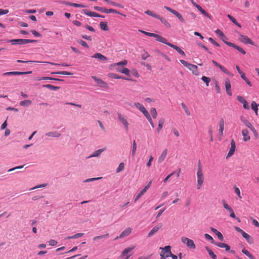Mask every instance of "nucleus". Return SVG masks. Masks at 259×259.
<instances>
[{
    "label": "nucleus",
    "instance_id": "f257e3e1",
    "mask_svg": "<svg viewBox=\"0 0 259 259\" xmlns=\"http://www.w3.org/2000/svg\"><path fill=\"white\" fill-rule=\"evenodd\" d=\"M240 120L247 127H248L253 133L255 138L256 139L258 138V133L254 128V127L252 125V124L249 122V121L244 116H241L240 117Z\"/></svg>",
    "mask_w": 259,
    "mask_h": 259
},
{
    "label": "nucleus",
    "instance_id": "f03ea898",
    "mask_svg": "<svg viewBox=\"0 0 259 259\" xmlns=\"http://www.w3.org/2000/svg\"><path fill=\"white\" fill-rule=\"evenodd\" d=\"M180 62L184 66L186 67L191 71L192 73L194 75L197 76L199 75V72L198 70V67L196 65L189 63L184 60H181Z\"/></svg>",
    "mask_w": 259,
    "mask_h": 259
},
{
    "label": "nucleus",
    "instance_id": "7ed1b4c3",
    "mask_svg": "<svg viewBox=\"0 0 259 259\" xmlns=\"http://www.w3.org/2000/svg\"><path fill=\"white\" fill-rule=\"evenodd\" d=\"M162 250L160 256V259H166V257H170L171 255V246L169 245L166 246L164 247H160Z\"/></svg>",
    "mask_w": 259,
    "mask_h": 259
},
{
    "label": "nucleus",
    "instance_id": "20e7f679",
    "mask_svg": "<svg viewBox=\"0 0 259 259\" xmlns=\"http://www.w3.org/2000/svg\"><path fill=\"white\" fill-rule=\"evenodd\" d=\"M10 41L12 45H24L28 43L36 42V40H31L28 39H14L10 40Z\"/></svg>",
    "mask_w": 259,
    "mask_h": 259
},
{
    "label": "nucleus",
    "instance_id": "39448f33",
    "mask_svg": "<svg viewBox=\"0 0 259 259\" xmlns=\"http://www.w3.org/2000/svg\"><path fill=\"white\" fill-rule=\"evenodd\" d=\"M222 203L223 204L224 207L230 213V217H231V218H232L233 219H236L239 222H240V219L238 218H236V215L235 214V213H234V211L233 209L231 207H230L227 203V202L225 201V200H222Z\"/></svg>",
    "mask_w": 259,
    "mask_h": 259
},
{
    "label": "nucleus",
    "instance_id": "423d86ee",
    "mask_svg": "<svg viewBox=\"0 0 259 259\" xmlns=\"http://www.w3.org/2000/svg\"><path fill=\"white\" fill-rule=\"evenodd\" d=\"M181 241L184 244H186L188 248L193 249H195L196 246L193 240L186 237H182L181 238Z\"/></svg>",
    "mask_w": 259,
    "mask_h": 259
},
{
    "label": "nucleus",
    "instance_id": "0eeeda50",
    "mask_svg": "<svg viewBox=\"0 0 259 259\" xmlns=\"http://www.w3.org/2000/svg\"><path fill=\"white\" fill-rule=\"evenodd\" d=\"M92 78L95 80L97 85L98 87L105 89H109V86H108V84L106 82L103 81L102 79H101V78H98L95 76H92Z\"/></svg>",
    "mask_w": 259,
    "mask_h": 259
},
{
    "label": "nucleus",
    "instance_id": "6e6552de",
    "mask_svg": "<svg viewBox=\"0 0 259 259\" xmlns=\"http://www.w3.org/2000/svg\"><path fill=\"white\" fill-rule=\"evenodd\" d=\"M135 248V246H132L125 248L121 253L119 257L121 258L128 259L131 255L128 253Z\"/></svg>",
    "mask_w": 259,
    "mask_h": 259
},
{
    "label": "nucleus",
    "instance_id": "1a4fd4ad",
    "mask_svg": "<svg viewBox=\"0 0 259 259\" xmlns=\"http://www.w3.org/2000/svg\"><path fill=\"white\" fill-rule=\"evenodd\" d=\"M239 40L245 44H250L254 45V42L246 35L240 34L238 37Z\"/></svg>",
    "mask_w": 259,
    "mask_h": 259
},
{
    "label": "nucleus",
    "instance_id": "9d476101",
    "mask_svg": "<svg viewBox=\"0 0 259 259\" xmlns=\"http://www.w3.org/2000/svg\"><path fill=\"white\" fill-rule=\"evenodd\" d=\"M132 230V229L130 227L126 228L121 233L119 236H117L114 238V240H116L119 238H122L128 236L131 233Z\"/></svg>",
    "mask_w": 259,
    "mask_h": 259
},
{
    "label": "nucleus",
    "instance_id": "9b49d317",
    "mask_svg": "<svg viewBox=\"0 0 259 259\" xmlns=\"http://www.w3.org/2000/svg\"><path fill=\"white\" fill-rule=\"evenodd\" d=\"M235 149L236 143L235 141L233 139H232L231 141V147L227 155L226 158H228L229 157L232 156L234 154Z\"/></svg>",
    "mask_w": 259,
    "mask_h": 259
},
{
    "label": "nucleus",
    "instance_id": "f8f14e48",
    "mask_svg": "<svg viewBox=\"0 0 259 259\" xmlns=\"http://www.w3.org/2000/svg\"><path fill=\"white\" fill-rule=\"evenodd\" d=\"M32 71H28V72H20V71H11V72H7L3 73V76L6 75H23V74H27L31 73Z\"/></svg>",
    "mask_w": 259,
    "mask_h": 259
},
{
    "label": "nucleus",
    "instance_id": "ddd939ff",
    "mask_svg": "<svg viewBox=\"0 0 259 259\" xmlns=\"http://www.w3.org/2000/svg\"><path fill=\"white\" fill-rule=\"evenodd\" d=\"M162 227V224L161 223L158 224L157 226L154 227L148 234L147 237H150L155 234Z\"/></svg>",
    "mask_w": 259,
    "mask_h": 259
},
{
    "label": "nucleus",
    "instance_id": "4468645a",
    "mask_svg": "<svg viewBox=\"0 0 259 259\" xmlns=\"http://www.w3.org/2000/svg\"><path fill=\"white\" fill-rule=\"evenodd\" d=\"M241 134L243 137V141L247 142L250 140V136L249 134V131L246 128H244L242 130Z\"/></svg>",
    "mask_w": 259,
    "mask_h": 259
},
{
    "label": "nucleus",
    "instance_id": "2eb2a0df",
    "mask_svg": "<svg viewBox=\"0 0 259 259\" xmlns=\"http://www.w3.org/2000/svg\"><path fill=\"white\" fill-rule=\"evenodd\" d=\"M219 135L221 137L223 136L224 134V126H225V121L223 118L220 119L219 123Z\"/></svg>",
    "mask_w": 259,
    "mask_h": 259
},
{
    "label": "nucleus",
    "instance_id": "dca6fc26",
    "mask_svg": "<svg viewBox=\"0 0 259 259\" xmlns=\"http://www.w3.org/2000/svg\"><path fill=\"white\" fill-rule=\"evenodd\" d=\"M117 115L119 120L124 125L125 128L126 129H127L128 126V123L126 119L124 116H123L120 113H118Z\"/></svg>",
    "mask_w": 259,
    "mask_h": 259
},
{
    "label": "nucleus",
    "instance_id": "f3484780",
    "mask_svg": "<svg viewBox=\"0 0 259 259\" xmlns=\"http://www.w3.org/2000/svg\"><path fill=\"white\" fill-rule=\"evenodd\" d=\"M225 88L227 92V94L229 96H232V93L231 90V82L229 79L228 78L225 79Z\"/></svg>",
    "mask_w": 259,
    "mask_h": 259
},
{
    "label": "nucleus",
    "instance_id": "a211bd4d",
    "mask_svg": "<svg viewBox=\"0 0 259 259\" xmlns=\"http://www.w3.org/2000/svg\"><path fill=\"white\" fill-rule=\"evenodd\" d=\"M154 37L155 38L157 41L166 44L167 46H168V44H171V43L168 42L166 38L161 35L155 34Z\"/></svg>",
    "mask_w": 259,
    "mask_h": 259
},
{
    "label": "nucleus",
    "instance_id": "6ab92c4d",
    "mask_svg": "<svg viewBox=\"0 0 259 259\" xmlns=\"http://www.w3.org/2000/svg\"><path fill=\"white\" fill-rule=\"evenodd\" d=\"M237 100L240 102L242 103L243 104V108L245 109H249V105L247 103V102L245 100V99L242 96H237Z\"/></svg>",
    "mask_w": 259,
    "mask_h": 259
},
{
    "label": "nucleus",
    "instance_id": "aec40b11",
    "mask_svg": "<svg viewBox=\"0 0 259 259\" xmlns=\"http://www.w3.org/2000/svg\"><path fill=\"white\" fill-rule=\"evenodd\" d=\"M212 63L217 67H218L223 72L227 75H230V72L224 66L219 64L214 60L212 61Z\"/></svg>",
    "mask_w": 259,
    "mask_h": 259
},
{
    "label": "nucleus",
    "instance_id": "412c9836",
    "mask_svg": "<svg viewBox=\"0 0 259 259\" xmlns=\"http://www.w3.org/2000/svg\"><path fill=\"white\" fill-rule=\"evenodd\" d=\"M92 57L98 59L99 61H106L107 60V58L103 56L100 53H95Z\"/></svg>",
    "mask_w": 259,
    "mask_h": 259
},
{
    "label": "nucleus",
    "instance_id": "4be33fe9",
    "mask_svg": "<svg viewBox=\"0 0 259 259\" xmlns=\"http://www.w3.org/2000/svg\"><path fill=\"white\" fill-rule=\"evenodd\" d=\"M168 46L173 48L174 49H175L176 51H177L180 55L183 56H185V52L181 49L179 47L177 46H175L173 44H168Z\"/></svg>",
    "mask_w": 259,
    "mask_h": 259
},
{
    "label": "nucleus",
    "instance_id": "5701e85b",
    "mask_svg": "<svg viewBox=\"0 0 259 259\" xmlns=\"http://www.w3.org/2000/svg\"><path fill=\"white\" fill-rule=\"evenodd\" d=\"M167 153V150L166 149H164L163 152H162L161 154L159 156L158 159V162L159 163H161L162 161H163L166 156Z\"/></svg>",
    "mask_w": 259,
    "mask_h": 259
},
{
    "label": "nucleus",
    "instance_id": "b1692460",
    "mask_svg": "<svg viewBox=\"0 0 259 259\" xmlns=\"http://www.w3.org/2000/svg\"><path fill=\"white\" fill-rule=\"evenodd\" d=\"M215 245L220 248H225L226 251H229L230 250V246L226 243L222 242H217L216 243H215Z\"/></svg>",
    "mask_w": 259,
    "mask_h": 259
},
{
    "label": "nucleus",
    "instance_id": "393cba45",
    "mask_svg": "<svg viewBox=\"0 0 259 259\" xmlns=\"http://www.w3.org/2000/svg\"><path fill=\"white\" fill-rule=\"evenodd\" d=\"M116 70L118 72L124 73V74H125L126 75H128V76L130 75V71L127 68L123 67L122 68H120V67H118L116 68Z\"/></svg>",
    "mask_w": 259,
    "mask_h": 259
},
{
    "label": "nucleus",
    "instance_id": "a878e982",
    "mask_svg": "<svg viewBox=\"0 0 259 259\" xmlns=\"http://www.w3.org/2000/svg\"><path fill=\"white\" fill-rule=\"evenodd\" d=\"M259 105L257 104L255 101L252 102L251 104V109L254 111L256 116L258 115V107Z\"/></svg>",
    "mask_w": 259,
    "mask_h": 259
},
{
    "label": "nucleus",
    "instance_id": "bb28decb",
    "mask_svg": "<svg viewBox=\"0 0 259 259\" xmlns=\"http://www.w3.org/2000/svg\"><path fill=\"white\" fill-rule=\"evenodd\" d=\"M105 150V148H102L99 149L97 151H95L92 155L88 157V158H91L93 157H98L100 156L101 153Z\"/></svg>",
    "mask_w": 259,
    "mask_h": 259
},
{
    "label": "nucleus",
    "instance_id": "cd10ccee",
    "mask_svg": "<svg viewBox=\"0 0 259 259\" xmlns=\"http://www.w3.org/2000/svg\"><path fill=\"white\" fill-rule=\"evenodd\" d=\"M115 13V14H119L121 16H123V17H126V15L123 14H122L121 13H120L119 11L116 10H114V9H106V10H105V13Z\"/></svg>",
    "mask_w": 259,
    "mask_h": 259
},
{
    "label": "nucleus",
    "instance_id": "c85d7f7f",
    "mask_svg": "<svg viewBox=\"0 0 259 259\" xmlns=\"http://www.w3.org/2000/svg\"><path fill=\"white\" fill-rule=\"evenodd\" d=\"M37 80H57V81H63V79L56 78L51 77H37L36 78Z\"/></svg>",
    "mask_w": 259,
    "mask_h": 259
},
{
    "label": "nucleus",
    "instance_id": "c756f323",
    "mask_svg": "<svg viewBox=\"0 0 259 259\" xmlns=\"http://www.w3.org/2000/svg\"><path fill=\"white\" fill-rule=\"evenodd\" d=\"M242 236L246 240V241L250 244H252L253 243V240L252 238L249 234L246 233H244L243 234Z\"/></svg>",
    "mask_w": 259,
    "mask_h": 259
},
{
    "label": "nucleus",
    "instance_id": "7c9ffc66",
    "mask_svg": "<svg viewBox=\"0 0 259 259\" xmlns=\"http://www.w3.org/2000/svg\"><path fill=\"white\" fill-rule=\"evenodd\" d=\"M46 136L48 137H60L61 136V134L57 132H51L47 133L46 134Z\"/></svg>",
    "mask_w": 259,
    "mask_h": 259
},
{
    "label": "nucleus",
    "instance_id": "2f4dec72",
    "mask_svg": "<svg viewBox=\"0 0 259 259\" xmlns=\"http://www.w3.org/2000/svg\"><path fill=\"white\" fill-rule=\"evenodd\" d=\"M164 124V119L163 118H160L159 120L158 127L157 128V131L159 133L162 129Z\"/></svg>",
    "mask_w": 259,
    "mask_h": 259
},
{
    "label": "nucleus",
    "instance_id": "473e14b6",
    "mask_svg": "<svg viewBox=\"0 0 259 259\" xmlns=\"http://www.w3.org/2000/svg\"><path fill=\"white\" fill-rule=\"evenodd\" d=\"M204 181V177H197V189H200L203 185Z\"/></svg>",
    "mask_w": 259,
    "mask_h": 259
},
{
    "label": "nucleus",
    "instance_id": "72a5a7b5",
    "mask_svg": "<svg viewBox=\"0 0 259 259\" xmlns=\"http://www.w3.org/2000/svg\"><path fill=\"white\" fill-rule=\"evenodd\" d=\"M42 87L46 88L52 90L56 91L60 89L59 87L54 86L51 84H47L42 85Z\"/></svg>",
    "mask_w": 259,
    "mask_h": 259
},
{
    "label": "nucleus",
    "instance_id": "f704fd0d",
    "mask_svg": "<svg viewBox=\"0 0 259 259\" xmlns=\"http://www.w3.org/2000/svg\"><path fill=\"white\" fill-rule=\"evenodd\" d=\"M159 20H160L162 23H163L166 27L170 28V25L168 23V22L164 18L161 17L159 16V18H158Z\"/></svg>",
    "mask_w": 259,
    "mask_h": 259
},
{
    "label": "nucleus",
    "instance_id": "c9c22d12",
    "mask_svg": "<svg viewBox=\"0 0 259 259\" xmlns=\"http://www.w3.org/2000/svg\"><path fill=\"white\" fill-rule=\"evenodd\" d=\"M242 252L245 254L247 256H248L250 259H255V258L253 256V255L251 254L249 251L245 248L242 250Z\"/></svg>",
    "mask_w": 259,
    "mask_h": 259
},
{
    "label": "nucleus",
    "instance_id": "e433bc0d",
    "mask_svg": "<svg viewBox=\"0 0 259 259\" xmlns=\"http://www.w3.org/2000/svg\"><path fill=\"white\" fill-rule=\"evenodd\" d=\"M32 104V102L29 100H26L24 101H22L20 102V105L21 106H28Z\"/></svg>",
    "mask_w": 259,
    "mask_h": 259
},
{
    "label": "nucleus",
    "instance_id": "4c0bfd02",
    "mask_svg": "<svg viewBox=\"0 0 259 259\" xmlns=\"http://www.w3.org/2000/svg\"><path fill=\"white\" fill-rule=\"evenodd\" d=\"M145 13L147 14L149 16H150L151 17H153L155 18H159V15L156 14L155 13H153L152 11L150 10H147L145 12Z\"/></svg>",
    "mask_w": 259,
    "mask_h": 259
},
{
    "label": "nucleus",
    "instance_id": "58836bf2",
    "mask_svg": "<svg viewBox=\"0 0 259 259\" xmlns=\"http://www.w3.org/2000/svg\"><path fill=\"white\" fill-rule=\"evenodd\" d=\"M241 77L245 81V82L249 86L251 87L252 84L249 79L245 76V73L243 72V74H240Z\"/></svg>",
    "mask_w": 259,
    "mask_h": 259
},
{
    "label": "nucleus",
    "instance_id": "ea45409f",
    "mask_svg": "<svg viewBox=\"0 0 259 259\" xmlns=\"http://www.w3.org/2000/svg\"><path fill=\"white\" fill-rule=\"evenodd\" d=\"M82 12L85 15L90 16V17H95V12H91L87 9H83Z\"/></svg>",
    "mask_w": 259,
    "mask_h": 259
},
{
    "label": "nucleus",
    "instance_id": "a19ab883",
    "mask_svg": "<svg viewBox=\"0 0 259 259\" xmlns=\"http://www.w3.org/2000/svg\"><path fill=\"white\" fill-rule=\"evenodd\" d=\"M206 250L208 251L209 255L213 258L217 259V255L207 246L205 247Z\"/></svg>",
    "mask_w": 259,
    "mask_h": 259
},
{
    "label": "nucleus",
    "instance_id": "79ce46f5",
    "mask_svg": "<svg viewBox=\"0 0 259 259\" xmlns=\"http://www.w3.org/2000/svg\"><path fill=\"white\" fill-rule=\"evenodd\" d=\"M100 28L104 31H107L108 30L107 23L106 22H101L100 23Z\"/></svg>",
    "mask_w": 259,
    "mask_h": 259
},
{
    "label": "nucleus",
    "instance_id": "37998d69",
    "mask_svg": "<svg viewBox=\"0 0 259 259\" xmlns=\"http://www.w3.org/2000/svg\"><path fill=\"white\" fill-rule=\"evenodd\" d=\"M146 188H144L136 197L135 201H137L145 192H146Z\"/></svg>",
    "mask_w": 259,
    "mask_h": 259
},
{
    "label": "nucleus",
    "instance_id": "c03bdc74",
    "mask_svg": "<svg viewBox=\"0 0 259 259\" xmlns=\"http://www.w3.org/2000/svg\"><path fill=\"white\" fill-rule=\"evenodd\" d=\"M227 17L234 24H235L236 25L239 27H241V25L237 22L236 20L233 17H232L231 15L229 14L227 15Z\"/></svg>",
    "mask_w": 259,
    "mask_h": 259
},
{
    "label": "nucleus",
    "instance_id": "a18cd8bd",
    "mask_svg": "<svg viewBox=\"0 0 259 259\" xmlns=\"http://www.w3.org/2000/svg\"><path fill=\"white\" fill-rule=\"evenodd\" d=\"M134 105L137 109H138L141 112L145 109V108L144 107L143 105L138 102L135 103Z\"/></svg>",
    "mask_w": 259,
    "mask_h": 259
},
{
    "label": "nucleus",
    "instance_id": "49530a36",
    "mask_svg": "<svg viewBox=\"0 0 259 259\" xmlns=\"http://www.w3.org/2000/svg\"><path fill=\"white\" fill-rule=\"evenodd\" d=\"M173 14H174L181 22H185V20L184 19L182 15L177 11H176Z\"/></svg>",
    "mask_w": 259,
    "mask_h": 259
},
{
    "label": "nucleus",
    "instance_id": "de8ad7c7",
    "mask_svg": "<svg viewBox=\"0 0 259 259\" xmlns=\"http://www.w3.org/2000/svg\"><path fill=\"white\" fill-rule=\"evenodd\" d=\"M51 74H62V75H72L73 74L72 73L67 72V71H58L56 72H52Z\"/></svg>",
    "mask_w": 259,
    "mask_h": 259
},
{
    "label": "nucleus",
    "instance_id": "09e8293b",
    "mask_svg": "<svg viewBox=\"0 0 259 259\" xmlns=\"http://www.w3.org/2000/svg\"><path fill=\"white\" fill-rule=\"evenodd\" d=\"M181 106H182V107H183V109L184 110L187 115L190 116V112L188 108L187 107V106L184 103H181Z\"/></svg>",
    "mask_w": 259,
    "mask_h": 259
},
{
    "label": "nucleus",
    "instance_id": "8fccbe9b",
    "mask_svg": "<svg viewBox=\"0 0 259 259\" xmlns=\"http://www.w3.org/2000/svg\"><path fill=\"white\" fill-rule=\"evenodd\" d=\"M109 235V233H106L104 235L96 236L93 238V240L96 241L97 239L107 238V237H108Z\"/></svg>",
    "mask_w": 259,
    "mask_h": 259
},
{
    "label": "nucleus",
    "instance_id": "3c124183",
    "mask_svg": "<svg viewBox=\"0 0 259 259\" xmlns=\"http://www.w3.org/2000/svg\"><path fill=\"white\" fill-rule=\"evenodd\" d=\"M137 149V144L135 141H134L133 144V148H132V157H134L136 151Z\"/></svg>",
    "mask_w": 259,
    "mask_h": 259
},
{
    "label": "nucleus",
    "instance_id": "603ef678",
    "mask_svg": "<svg viewBox=\"0 0 259 259\" xmlns=\"http://www.w3.org/2000/svg\"><path fill=\"white\" fill-rule=\"evenodd\" d=\"M150 113L152 115L153 118H156L157 115L156 110L154 108H152L150 110Z\"/></svg>",
    "mask_w": 259,
    "mask_h": 259
},
{
    "label": "nucleus",
    "instance_id": "864d4df0",
    "mask_svg": "<svg viewBox=\"0 0 259 259\" xmlns=\"http://www.w3.org/2000/svg\"><path fill=\"white\" fill-rule=\"evenodd\" d=\"M204 237L207 240H210L211 241V243L215 244V243H217V242H214L213 238L209 234H205Z\"/></svg>",
    "mask_w": 259,
    "mask_h": 259
},
{
    "label": "nucleus",
    "instance_id": "5fc2aeb1",
    "mask_svg": "<svg viewBox=\"0 0 259 259\" xmlns=\"http://www.w3.org/2000/svg\"><path fill=\"white\" fill-rule=\"evenodd\" d=\"M124 163L123 162H121L119 164L118 168L116 169V172L118 173V172H120L121 171H122V170L124 169Z\"/></svg>",
    "mask_w": 259,
    "mask_h": 259
},
{
    "label": "nucleus",
    "instance_id": "6e6d98bb",
    "mask_svg": "<svg viewBox=\"0 0 259 259\" xmlns=\"http://www.w3.org/2000/svg\"><path fill=\"white\" fill-rule=\"evenodd\" d=\"M201 79L206 83V86L209 85V83L210 81V79L209 77L203 76L202 77Z\"/></svg>",
    "mask_w": 259,
    "mask_h": 259
},
{
    "label": "nucleus",
    "instance_id": "4d7b16f0",
    "mask_svg": "<svg viewBox=\"0 0 259 259\" xmlns=\"http://www.w3.org/2000/svg\"><path fill=\"white\" fill-rule=\"evenodd\" d=\"M108 76L109 77L112 78L119 79L120 78H122V76H120L118 75H117V74H115V73H109V74H108Z\"/></svg>",
    "mask_w": 259,
    "mask_h": 259
},
{
    "label": "nucleus",
    "instance_id": "13d9d810",
    "mask_svg": "<svg viewBox=\"0 0 259 259\" xmlns=\"http://www.w3.org/2000/svg\"><path fill=\"white\" fill-rule=\"evenodd\" d=\"M94 9L96 11L101 12L103 13H105L106 8H105L100 7H98V6H95L94 7Z\"/></svg>",
    "mask_w": 259,
    "mask_h": 259
},
{
    "label": "nucleus",
    "instance_id": "bf43d9fd",
    "mask_svg": "<svg viewBox=\"0 0 259 259\" xmlns=\"http://www.w3.org/2000/svg\"><path fill=\"white\" fill-rule=\"evenodd\" d=\"M215 32L217 34H218L221 38L225 37V36L223 32L220 29H217L215 31Z\"/></svg>",
    "mask_w": 259,
    "mask_h": 259
},
{
    "label": "nucleus",
    "instance_id": "052dcab7",
    "mask_svg": "<svg viewBox=\"0 0 259 259\" xmlns=\"http://www.w3.org/2000/svg\"><path fill=\"white\" fill-rule=\"evenodd\" d=\"M197 177H204L201 167L199 166L197 172Z\"/></svg>",
    "mask_w": 259,
    "mask_h": 259
},
{
    "label": "nucleus",
    "instance_id": "680f3d73",
    "mask_svg": "<svg viewBox=\"0 0 259 259\" xmlns=\"http://www.w3.org/2000/svg\"><path fill=\"white\" fill-rule=\"evenodd\" d=\"M139 31L141 32V33H143V34H145V35H146L147 36H149L154 37V35H155V33H151V32H148L145 31L144 30H140Z\"/></svg>",
    "mask_w": 259,
    "mask_h": 259
},
{
    "label": "nucleus",
    "instance_id": "e2e57ef3",
    "mask_svg": "<svg viewBox=\"0 0 259 259\" xmlns=\"http://www.w3.org/2000/svg\"><path fill=\"white\" fill-rule=\"evenodd\" d=\"M235 49L237 50L239 52H240L243 55H245L246 54V52L242 48H241V47H239L237 45H236V46L235 47Z\"/></svg>",
    "mask_w": 259,
    "mask_h": 259
},
{
    "label": "nucleus",
    "instance_id": "0e129e2a",
    "mask_svg": "<svg viewBox=\"0 0 259 259\" xmlns=\"http://www.w3.org/2000/svg\"><path fill=\"white\" fill-rule=\"evenodd\" d=\"M78 42L82 46L85 47V48H89V46L88 45V44H87L86 42H85L84 41L82 40H78Z\"/></svg>",
    "mask_w": 259,
    "mask_h": 259
},
{
    "label": "nucleus",
    "instance_id": "69168bd1",
    "mask_svg": "<svg viewBox=\"0 0 259 259\" xmlns=\"http://www.w3.org/2000/svg\"><path fill=\"white\" fill-rule=\"evenodd\" d=\"M234 190H235V192L237 194V195H238L239 198H241L242 197L241 196V193H240V189L238 188L235 187L234 188Z\"/></svg>",
    "mask_w": 259,
    "mask_h": 259
},
{
    "label": "nucleus",
    "instance_id": "338daca9",
    "mask_svg": "<svg viewBox=\"0 0 259 259\" xmlns=\"http://www.w3.org/2000/svg\"><path fill=\"white\" fill-rule=\"evenodd\" d=\"M149 57V55L148 52L144 51L143 54L142 55V59L143 60H146L147 58Z\"/></svg>",
    "mask_w": 259,
    "mask_h": 259
},
{
    "label": "nucleus",
    "instance_id": "774afa93",
    "mask_svg": "<svg viewBox=\"0 0 259 259\" xmlns=\"http://www.w3.org/2000/svg\"><path fill=\"white\" fill-rule=\"evenodd\" d=\"M253 224L257 228H259V223L255 219L251 218Z\"/></svg>",
    "mask_w": 259,
    "mask_h": 259
}]
</instances>
